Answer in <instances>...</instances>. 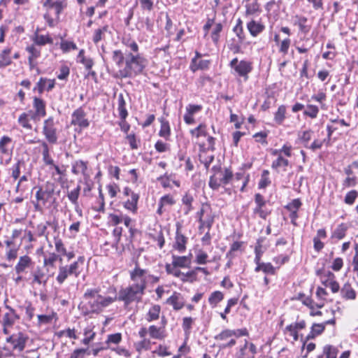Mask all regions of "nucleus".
<instances>
[{
	"label": "nucleus",
	"instance_id": "a19ab883",
	"mask_svg": "<svg viewBox=\"0 0 358 358\" xmlns=\"http://www.w3.org/2000/svg\"><path fill=\"white\" fill-rule=\"evenodd\" d=\"M59 259L61 262L62 260V257H59V255L55 252H50L48 256H45L43 259V265L44 266H55V262Z\"/></svg>",
	"mask_w": 358,
	"mask_h": 358
},
{
	"label": "nucleus",
	"instance_id": "4be33fe9",
	"mask_svg": "<svg viewBox=\"0 0 358 358\" xmlns=\"http://www.w3.org/2000/svg\"><path fill=\"white\" fill-rule=\"evenodd\" d=\"M32 264V260L28 255H24L19 258L18 262L15 266V271L17 274L24 272L27 268H29Z\"/></svg>",
	"mask_w": 358,
	"mask_h": 358
},
{
	"label": "nucleus",
	"instance_id": "aec40b11",
	"mask_svg": "<svg viewBox=\"0 0 358 358\" xmlns=\"http://www.w3.org/2000/svg\"><path fill=\"white\" fill-rule=\"evenodd\" d=\"M256 353L257 347L252 342L245 341L244 346L241 348V358H254Z\"/></svg>",
	"mask_w": 358,
	"mask_h": 358
},
{
	"label": "nucleus",
	"instance_id": "423d86ee",
	"mask_svg": "<svg viewBox=\"0 0 358 358\" xmlns=\"http://www.w3.org/2000/svg\"><path fill=\"white\" fill-rule=\"evenodd\" d=\"M148 271L143 269L136 264L134 270L130 271V278L133 282V285L145 292L147 286V275Z\"/></svg>",
	"mask_w": 358,
	"mask_h": 358
},
{
	"label": "nucleus",
	"instance_id": "7ed1b4c3",
	"mask_svg": "<svg viewBox=\"0 0 358 358\" xmlns=\"http://www.w3.org/2000/svg\"><path fill=\"white\" fill-rule=\"evenodd\" d=\"M84 261L85 258L80 256L76 261L73 262L70 265H60L56 277L57 282L59 285H62L70 275L78 277L81 273L80 266L83 265Z\"/></svg>",
	"mask_w": 358,
	"mask_h": 358
},
{
	"label": "nucleus",
	"instance_id": "1a4fd4ad",
	"mask_svg": "<svg viewBox=\"0 0 358 358\" xmlns=\"http://www.w3.org/2000/svg\"><path fill=\"white\" fill-rule=\"evenodd\" d=\"M43 134L50 143L55 144L57 143V129L52 117H48L43 122Z\"/></svg>",
	"mask_w": 358,
	"mask_h": 358
},
{
	"label": "nucleus",
	"instance_id": "f8f14e48",
	"mask_svg": "<svg viewBox=\"0 0 358 358\" xmlns=\"http://www.w3.org/2000/svg\"><path fill=\"white\" fill-rule=\"evenodd\" d=\"M230 66L233 68L238 76L248 78V74L252 71L251 63L245 60L238 62L234 58L230 62Z\"/></svg>",
	"mask_w": 358,
	"mask_h": 358
},
{
	"label": "nucleus",
	"instance_id": "8fccbe9b",
	"mask_svg": "<svg viewBox=\"0 0 358 358\" xmlns=\"http://www.w3.org/2000/svg\"><path fill=\"white\" fill-rule=\"evenodd\" d=\"M113 61L116 64L119 69H122L123 65L124 57L122 52L120 50H116L113 52L112 55Z\"/></svg>",
	"mask_w": 358,
	"mask_h": 358
},
{
	"label": "nucleus",
	"instance_id": "37998d69",
	"mask_svg": "<svg viewBox=\"0 0 358 358\" xmlns=\"http://www.w3.org/2000/svg\"><path fill=\"white\" fill-rule=\"evenodd\" d=\"M31 119V113H22L18 117V123L23 127L27 129H31L32 126L29 123V120Z\"/></svg>",
	"mask_w": 358,
	"mask_h": 358
},
{
	"label": "nucleus",
	"instance_id": "c03bdc74",
	"mask_svg": "<svg viewBox=\"0 0 358 358\" xmlns=\"http://www.w3.org/2000/svg\"><path fill=\"white\" fill-rule=\"evenodd\" d=\"M212 170L214 173L210 176L209 180V186L213 189H217L222 184L220 182V178L218 177V174L216 171V166H213Z\"/></svg>",
	"mask_w": 358,
	"mask_h": 358
},
{
	"label": "nucleus",
	"instance_id": "dca6fc26",
	"mask_svg": "<svg viewBox=\"0 0 358 358\" xmlns=\"http://www.w3.org/2000/svg\"><path fill=\"white\" fill-rule=\"evenodd\" d=\"M243 3H245V15L246 17H255L261 13L262 9L258 0H243Z\"/></svg>",
	"mask_w": 358,
	"mask_h": 358
},
{
	"label": "nucleus",
	"instance_id": "0eeeda50",
	"mask_svg": "<svg viewBox=\"0 0 358 358\" xmlns=\"http://www.w3.org/2000/svg\"><path fill=\"white\" fill-rule=\"evenodd\" d=\"M27 337H7L2 349L6 351V356H10L13 351L22 352L26 345Z\"/></svg>",
	"mask_w": 358,
	"mask_h": 358
},
{
	"label": "nucleus",
	"instance_id": "ddd939ff",
	"mask_svg": "<svg viewBox=\"0 0 358 358\" xmlns=\"http://www.w3.org/2000/svg\"><path fill=\"white\" fill-rule=\"evenodd\" d=\"M48 227H50L56 232L59 229V223L56 220H53L52 221H47L45 223H40L36 227V236L45 237L47 241L49 240V232L47 231Z\"/></svg>",
	"mask_w": 358,
	"mask_h": 358
},
{
	"label": "nucleus",
	"instance_id": "a18cd8bd",
	"mask_svg": "<svg viewBox=\"0 0 358 358\" xmlns=\"http://www.w3.org/2000/svg\"><path fill=\"white\" fill-rule=\"evenodd\" d=\"M80 185H78L75 189L68 192L67 197L73 205H78V199L80 195Z\"/></svg>",
	"mask_w": 358,
	"mask_h": 358
},
{
	"label": "nucleus",
	"instance_id": "69168bd1",
	"mask_svg": "<svg viewBox=\"0 0 358 358\" xmlns=\"http://www.w3.org/2000/svg\"><path fill=\"white\" fill-rule=\"evenodd\" d=\"M97 297L94 299L89 300L87 301V305L89 306V308H87V310L88 312L92 313H96L100 311V306L99 304L97 303Z\"/></svg>",
	"mask_w": 358,
	"mask_h": 358
},
{
	"label": "nucleus",
	"instance_id": "ea45409f",
	"mask_svg": "<svg viewBox=\"0 0 358 358\" xmlns=\"http://www.w3.org/2000/svg\"><path fill=\"white\" fill-rule=\"evenodd\" d=\"M161 312V307L159 305H153L152 306L147 314V320L148 321H152L157 320L159 317V314Z\"/></svg>",
	"mask_w": 358,
	"mask_h": 358
},
{
	"label": "nucleus",
	"instance_id": "f3484780",
	"mask_svg": "<svg viewBox=\"0 0 358 358\" xmlns=\"http://www.w3.org/2000/svg\"><path fill=\"white\" fill-rule=\"evenodd\" d=\"M7 308L9 309L8 313H6L3 315L2 324L3 327V333L5 334H8L10 332L8 331V328L13 326L15 321L18 318L17 315L15 313L14 310L9 307L7 306Z\"/></svg>",
	"mask_w": 358,
	"mask_h": 358
},
{
	"label": "nucleus",
	"instance_id": "3c124183",
	"mask_svg": "<svg viewBox=\"0 0 358 358\" xmlns=\"http://www.w3.org/2000/svg\"><path fill=\"white\" fill-rule=\"evenodd\" d=\"M199 159L200 162L203 164L205 167L208 169L210 166V164L212 163V162L214 159V155L211 154H208L206 151L201 152L199 155Z\"/></svg>",
	"mask_w": 358,
	"mask_h": 358
},
{
	"label": "nucleus",
	"instance_id": "680f3d73",
	"mask_svg": "<svg viewBox=\"0 0 358 358\" xmlns=\"http://www.w3.org/2000/svg\"><path fill=\"white\" fill-rule=\"evenodd\" d=\"M346 230H347V227L344 224H341L334 230L332 237L336 238L339 240L342 239L345 236Z\"/></svg>",
	"mask_w": 358,
	"mask_h": 358
},
{
	"label": "nucleus",
	"instance_id": "9d476101",
	"mask_svg": "<svg viewBox=\"0 0 358 358\" xmlns=\"http://www.w3.org/2000/svg\"><path fill=\"white\" fill-rule=\"evenodd\" d=\"M71 124L78 127L80 129L89 127L90 122L86 118V113L83 108H78L73 112L71 115Z\"/></svg>",
	"mask_w": 358,
	"mask_h": 358
},
{
	"label": "nucleus",
	"instance_id": "864d4df0",
	"mask_svg": "<svg viewBox=\"0 0 358 358\" xmlns=\"http://www.w3.org/2000/svg\"><path fill=\"white\" fill-rule=\"evenodd\" d=\"M122 43L129 49H130L131 52L134 54L138 53V45L136 42L131 38H124L122 39Z\"/></svg>",
	"mask_w": 358,
	"mask_h": 358
},
{
	"label": "nucleus",
	"instance_id": "13d9d810",
	"mask_svg": "<svg viewBox=\"0 0 358 358\" xmlns=\"http://www.w3.org/2000/svg\"><path fill=\"white\" fill-rule=\"evenodd\" d=\"M117 299V297L112 298L110 296L104 297L101 295L97 297L98 303L100 306V311L105 307L109 306L110 303H112L113 301H115Z\"/></svg>",
	"mask_w": 358,
	"mask_h": 358
},
{
	"label": "nucleus",
	"instance_id": "603ef678",
	"mask_svg": "<svg viewBox=\"0 0 358 358\" xmlns=\"http://www.w3.org/2000/svg\"><path fill=\"white\" fill-rule=\"evenodd\" d=\"M191 348L187 345V338H186L182 344L178 348V353L174 355V358H180L190 352Z\"/></svg>",
	"mask_w": 358,
	"mask_h": 358
},
{
	"label": "nucleus",
	"instance_id": "2eb2a0df",
	"mask_svg": "<svg viewBox=\"0 0 358 358\" xmlns=\"http://www.w3.org/2000/svg\"><path fill=\"white\" fill-rule=\"evenodd\" d=\"M201 105L188 104L185 108V113L183 119L187 124H193L195 123L194 115L199 113L202 110Z\"/></svg>",
	"mask_w": 358,
	"mask_h": 358
},
{
	"label": "nucleus",
	"instance_id": "f257e3e1",
	"mask_svg": "<svg viewBox=\"0 0 358 358\" xmlns=\"http://www.w3.org/2000/svg\"><path fill=\"white\" fill-rule=\"evenodd\" d=\"M146 64V59L139 53L129 52L126 55L125 66L122 69H119L117 76L120 78L136 76L142 73Z\"/></svg>",
	"mask_w": 358,
	"mask_h": 358
},
{
	"label": "nucleus",
	"instance_id": "b1692460",
	"mask_svg": "<svg viewBox=\"0 0 358 358\" xmlns=\"http://www.w3.org/2000/svg\"><path fill=\"white\" fill-rule=\"evenodd\" d=\"M264 28L265 27L262 23L254 20H252L247 24V29H248V31L254 37L262 33Z\"/></svg>",
	"mask_w": 358,
	"mask_h": 358
},
{
	"label": "nucleus",
	"instance_id": "bf43d9fd",
	"mask_svg": "<svg viewBox=\"0 0 358 358\" xmlns=\"http://www.w3.org/2000/svg\"><path fill=\"white\" fill-rule=\"evenodd\" d=\"M262 271L265 273H274V267L270 263H261L255 268V271Z\"/></svg>",
	"mask_w": 358,
	"mask_h": 358
},
{
	"label": "nucleus",
	"instance_id": "6ab92c4d",
	"mask_svg": "<svg viewBox=\"0 0 358 358\" xmlns=\"http://www.w3.org/2000/svg\"><path fill=\"white\" fill-rule=\"evenodd\" d=\"M166 303L172 306L174 310H179L185 306V301L181 294L175 292L167 299Z\"/></svg>",
	"mask_w": 358,
	"mask_h": 358
},
{
	"label": "nucleus",
	"instance_id": "a878e982",
	"mask_svg": "<svg viewBox=\"0 0 358 358\" xmlns=\"http://www.w3.org/2000/svg\"><path fill=\"white\" fill-rule=\"evenodd\" d=\"M295 20L294 22V25H297L299 28V31L303 34H307L310 30V26L307 25L306 22L308 21L307 17L304 16L296 15L294 17Z\"/></svg>",
	"mask_w": 358,
	"mask_h": 358
},
{
	"label": "nucleus",
	"instance_id": "052dcab7",
	"mask_svg": "<svg viewBox=\"0 0 358 358\" xmlns=\"http://www.w3.org/2000/svg\"><path fill=\"white\" fill-rule=\"evenodd\" d=\"M222 30V24L221 23H216L213 27L211 38L214 43L217 44L220 39V34Z\"/></svg>",
	"mask_w": 358,
	"mask_h": 358
},
{
	"label": "nucleus",
	"instance_id": "412c9836",
	"mask_svg": "<svg viewBox=\"0 0 358 358\" xmlns=\"http://www.w3.org/2000/svg\"><path fill=\"white\" fill-rule=\"evenodd\" d=\"M334 278V275L331 272H328L327 275L322 278V282L325 287H329L332 292L336 293L338 292L340 286Z\"/></svg>",
	"mask_w": 358,
	"mask_h": 358
},
{
	"label": "nucleus",
	"instance_id": "72a5a7b5",
	"mask_svg": "<svg viewBox=\"0 0 358 358\" xmlns=\"http://www.w3.org/2000/svg\"><path fill=\"white\" fill-rule=\"evenodd\" d=\"M187 238L186 237L180 234L178 231H177L176 236V242L174 247L179 252L185 251L186 247Z\"/></svg>",
	"mask_w": 358,
	"mask_h": 358
},
{
	"label": "nucleus",
	"instance_id": "c85d7f7f",
	"mask_svg": "<svg viewBox=\"0 0 358 358\" xmlns=\"http://www.w3.org/2000/svg\"><path fill=\"white\" fill-rule=\"evenodd\" d=\"M338 350L332 345H327L323 348V351L317 358H337Z\"/></svg>",
	"mask_w": 358,
	"mask_h": 358
},
{
	"label": "nucleus",
	"instance_id": "5fc2aeb1",
	"mask_svg": "<svg viewBox=\"0 0 358 358\" xmlns=\"http://www.w3.org/2000/svg\"><path fill=\"white\" fill-rule=\"evenodd\" d=\"M288 165L289 161L282 156H279L272 162L271 167L274 169H278L281 167L286 168ZM284 171H286V169H284Z\"/></svg>",
	"mask_w": 358,
	"mask_h": 358
},
{
	"label": "nucleus",
	"instance_id": "6e6d98bb",
	"mask_svg": "<svg viewBox=\"0 0 358 358\" xmlns=\"http://www.w3.org/2000/svg\"><path fill=\"white\" fill-rule=\"evenodd\" d=\"M319 113V108L317 106L308 104L303 112V114L312 119L316 118Z\"/></svg>",
	"mask_w": 358,
	"mask_h": 358
},
{
	"label": "nucleus",
	"instance_id": "cd10ccee",
	"mask_svg": "<svg viewBox=\"0 0 358 358\" xmlns=\"http://www.w3.org/2000/svg\"><path fill=\"white\" fill-rule=\"evenodd\" d=\"M139 199L138 194L131 192V199L127 200L124 203V207L132 212L133 213H136L137 211V203Z\"/></svg>",
	"mask_w": 358,
	"mask_h": 358
},
{
	"label": "nucleus",
	"instance_id": "774afa93",
	"mask_svg": "<svg viewBox=\"0 0 358 358\" xmlns=\"http://www.w3.org/2000/svg\"><path fill=\"white\" fill-rule=\"evenodd\" d=\"M358 195L356 190H351L345 196L344 201L348 205H352Z\"/></svg>",
	"mask_w": 358,
	"mask_h": 358
},
{
	"label": "nucleus",
	"instance_id": "de8ad7c7",
	"mask_svg": "<svg viewBox=\"0 0 358 358\" xmlns=\"http://www.w3.org/2000/svg\"><path fill=\"white\" fill-rule=\"evenodd\" d=\"M42 148H43V160L44 163L47 165H54V161L51 158L50 153H49V148L48 144L45 142L42 143Z\"/></svg>",
	"mask_w": 358,
	"mask_h": 358
},
{
	"label": "nucleus",
	"instance_id": "e433bc0d",
	"mask_svg": "<svg viewBox=\"0 0 358 358\" xmlns=\"http://www.w3.org/2000/svg\"><path fill=\"white\" fill-rule=\"evenodd\" d=\"M287 108L285 105L278 107L277 111L274 114V121L278 124H282L285 119Z\"/></svg>",
	"mask_w": 358,
	"mask_h": 358
},
{
	"label": "nucleus",
	"instance_id": "58836bf2",
	"mask_svg": "<svg viewBox=\"0 0 358 358\" xmlns=\"http://www.w3.org/2000/svg\"><path fill=\"white\" fill-rule=\"evenodd\" d=\"M224 299V294L220 291L212 292L208 298L210 305L214 308Z\"/></svg>",
	"mask_w": 358,
	"mask_h": 358
},
{
	"label": "nucleus",
	"instance_id": "e2e57ef3",
	"mask_svg": "<svg viewBox=\"0 0 358 358\" xmlns=\"http://www.w3.org/2000/svg\"><path fill=\"white\" fill-rule=\"evenodd\" d=\"M159 135L166 139L170 136V127L167 121H162Z\"/></svg>",
	"mask_w": 358,
	"mask_h": 358
},
{
	"label": "nucleus",
	"instance_id": "338daca9",
	"mask_svg": "<svg viewBox=\"0 0 358 358\" xmlns=\"http://www.w3.org/2000/svg\"><path fill=\"white\" fill-rule=\"evenodd\" d=\"M208 255L206 252L199 250L196 255L195 262L199 264H205L207 263Z\"/></svg>",
	"mask_w": 358,
	"mask_h": 358
},
{
	"label": "nucleus",
	"instance_id": "79ce46f5",
	"mask_svg": "<svg viewBox=\"0 0 358 358\" xmlns=\"http://www.w3.org/2000/svg\"><path fill=\"white\" fill-rule=\"evenodd\" d=\"M34 44L38 45H44L48 43H52L53 40L49 36V35H40L36 34L33 38Z\"/></svg>",
	"mask_w": 358,
	"mask_h": 358
},
{
	"label": "nucleus",
	"instance_id": "20e7f679",
	"mask_svg": "<svg viewBox=\"0 0 358 358\" xmlns=\"http://www.w3.org/2000/svg\"><path fill=\"white\" fill-rule=\"evenodd\" d=\"M196 216L199 219V231L203 234L206 229L210 230L215 220V214L208 203H203L201 209L197 212Z\"/></svg>",
	"mask_w": 358,
	"mask_h": 358
},
{
	"label": "nucleus",
	"instance_id": "7c9ffc66",
	"mask_svg": "<svg viewBox=\"0 0 358 358\" xmlns=\"http://www.w3.org/2000/svg\"><path fill=\"white\" fill-rule=\"evenodd\" d=\"M172 264L175 267H189L190 264V259L187 256H176L173 255Z\"/></svg>",
	"mask_w": 358,
	"mask_h": 358
},
{
	"label": "nucleus",
	"instance_id": "4c0bfd02",
	"mask_svg": "<svg viewBox=\"0 0 358 358\" xmlns=\"http://www.w3.org/2000/svg\"><path fill=\"white\" fill-rule=\"evenodd\" d=\"M108 25H105L102 27L98 28L94 30L93 36H92V41L95 44H98L99 41H101L103 38L106 32L108 31Z\"/></svg>",
	"mask_w": 358,
	"mask_h": 358
},
{
	"label": "nucleus",
	"instance_id": "bb28decb",
	"mask_svg": "<svg viewBox=\"0 0 358 358\" xmlns=\"http://www.w3.org/2000/svg\"><path fill=\"white\" fill-rule=\"evenodd\" d=\"M306 327V323L303 320L299 322L291 324L286 327V330L289 331L291 336H302L300 332L301 330L303 329Z\"/></svg>",
	"mask_w": 358,
	"mask_h": 358
},
{
	"label": "nucleus",
	"instance_id": "c756f323",
	"mask_svg": "<svg viewBox=\"0 0 358 358\" xmlns=\"http://www.w3.org/2000/svg\"><path fill=\"white\" fill-rule=\"evenodd\" d=\"M216 171L219 176L218 177L220 178V182L222 185L228 184L232 179V171L228 169H226L224 171H222L220 166H216Z\"/></svg>",
	"mask_w": 358,
	"mask_h": 358
},
{
	"label": "nucleus",
	"instance_id": "f704fd0d",
	"mask_svg": "<svg viewBox=\"0 0 358 358\" xmlns=\"http://www.w3.org/2000/svg\"><path fill=\"white\" fill-rule=\"evenodd\" d=\"M118 107L117 110L119 112L120 117L124 120L128 115L127 110L126 109V102L124 99L123 95L122 94L118 96Z\"/></svg>",
	"mask_w": 358,
	"mask_h": 358
},
{
	"label": "nucleus",
	"instance_id": "9b49d317",
	"mask_svg": "<svg viewBox=\"0 0 358 358\" xmlns=\"http://www.w3.org/2000/svg\"><path fill=\"white\" fill-rule=\"evenodd\" d=\"M34 112L29 111L31 119L37 121L46 115V103L42 99L34 96L33 99Z\"/></svg>",
	"mask_w": 358,
	"mask_h": 358
},
{
	"label": "nucleus",
	"instance_id": "4468645a",
	"mask_svg": "<svg viewBox=\"0 0 358 358\" xmlns=\"http://www.w3.org/2000/svg\"><path fill=\"white\" fill-rule=\"evenodd\" d=\"M43 6L48 10L54 9L57 19H59L60 13L66 7L67 3L66 0H45Z\"/></svg>",
	"mask_w": 358,
	"mask_h": 358
},
{
	"label": "nucleus",
	"instance_id": "49530a36",
	"mask_svg": "<svg viewBox=\"0 0 358 358\" xmlns=\"http://www.w3.org/2000/svg\"><path fill=\"white\" fill-rule=\"evenodd\" d=\"M26 50L29 53V56L28 57L29 64L32 66L33 61L40 56L41 50L36 48L34 45L28 46L27 47Z\"/></svg>",
	"mask_w": 358,
	"mask_h": 358
},
{
	"label": "nucleus",
	"instance_id": "c9c22d12",
	"mask_svg": "<svg viewBox=\"0 0 358 358\" xmlns=\"http://www.w3.org/2000/svg\"><path fill=\"white\" fill-rule=\"evenodd\" d=\"M10 49L6 48L0 54V68L5 67L11 64L12 59L10 57Z\"/></svg>",
	"mask_w": 358,
	"mask_h": 358
},
{
	"label": "nucleus",
	"instance_id": "a211bd4d",
	"mask_svg": "<svg viewBox=\"0 0 358 358\" xmlns=\"http://www.w3.org/2000/svg\"><path fill=\"white\" fill-rule=\"evenodd\" d=\"M32 285H45L48 281V276L44 272L43 268L37 266L35 270L31 273Z\"/></svg>",
	"mask_w": 358,
	"mask_h": 358
},
{
	"label": "nucleus",
	"instance_id": "09e8293b",
	"mask_svg": "<svg viewBox=\"0 0 358 358\" xmlns=\"http://www.w3.org/2000/svg\"><path fill=\"white\" fill-rule=\"evenodd\" d=\"M194 201L193 196L189 194L186 193L182 198V202L185 206V213L188 214L192 210V202Z\"/></svg>",
	"mask_w": 358,
	"mask_h": 358
},
{
	"label": "nucleus",
	"instance_id": "393cba45",
	"mask_svg": "<svg viewBox=\"0 0 358 358\" xmlns=\"http://www.w3.org/2000/svg\"><path fill=\"white\" fill-rule=\"evenodd\" d=\"M200 55L196 52V57L193 58L192 60V63L190 65V69L193 72H195L196 71L199 69H206L208 68L210 64L209 60H200L199 62H197V57H199Z\"/></svg>",
	"mask_w": 358,
	"mask_h": 358
},
{
	"label": "nucleus",
	"instance_id": "0e129e2a",
	"mask_svg": "<svg viewBox=\"0 0 358 358\" xmlns=\"http://www.w3.org/2000/svg\"><path fill=\"white\" fill-rule=\"evenodd\" d=\"M243 22L242 20L238 18L236 22V26L234 27L233 31L235 33V34L238 36V38L243 41L244 38V34H243Z\"/></svg>",
	"mask_w": 358,
	"mask_h": 358
},
{
	"label": "nucleus",
	"instance_id": "6e6552de",
	"mask_svg": "<svg viewBox=\"0 0 358 358\" xmlns=\"http://www.w3.org/2000/svg\"><path fill=\"white\" fill-rule=\"evenodd\" d=\"M192 138L196 143H199V138L201 137H207L208 148L212 150H214L215 138L208 135L207 126L204 123L199 124L196 128L189 131Z\"/></svg>",
	"mask_w": 358,
	"mask_h": 358
},
{
	"label": "nucleus",
	"instance_id": "39448f33",
	"mask_svg": "<svg viewBox=\"0 0 358 358\" xmlns=\"http://www.w3.org/2000/svg\"><path fill=\"white\" fill-rule=\"evenodd\" d=\"M145 292L138 287L131 285L125 288L121 289L117 296V299L122 301L126 306L130 304L133 301H141L142 296Z\"/></svg>",
	"mask_w": 358,
	"mask_h": 358
},
{
	"label": "nucleus",
	"instance_id": "473e14b6",
	"mask_svg": "<svg viewBox=\"0 0 358 358\" xmlns=\"http://www.w3.org/2000/svg\"><path fill=\"white\" fill-rule=\"evenodd\" d=\"M342 297L347 300H354L356 298V292L349 283H345L341 290Z\"/></svg>",
	"mask_w": 358,
	"mask_h": 358
},
{
	"label": "nucleus",
	"instance_id": "f03ea898",
	"mask_svg": "<svg viewBox=\"0 0 358 358\" xmlns=\"http://www.w3.org/2000/svg\"><path fill=\"white\" fill-rule=\"evenodd\" d=\"M121 338L122 337H108L106 341L103 343H92L90 345L92 353L96 356L100 351L110 348L119 355L129 357L131 353L127 349L121 347L114 348L111 345L112 344L117 345L121 341Z\"/></svg>",
	"mask_w": 358,
	"mask_h": 358
},
{
	"label": "nucleus",
	"instance_id": "2f4dec72",
	"mask_svg": "<svg viewBox=\"0 0 358 358\" xmlns=\"http://www.w3.org/2000/svg\"><path fill=\"white\" fill-rule=\"evenodd\" d=\"M152 344H155V342H152L150 338H143V340L134 343V347L138 352L142 351H146L151 350Z\"/></svg>",
	"mask_w": 358,
	"mask_h": 358
},
{
	"label": "nucleus",
	"instance_id": "5701e85b",
	"mask_svg": "<svg viewBox=\"0 0 358 358\" xmlns=\"http://www.w3.org/2000/svg\"><path fill=\"white\" fill-rule=\"evenodd\" d=\"M87 171V163L83 160H77L72 164L71 171L74 175L82 174L85 177H89Z\"/></svg>",
	"mask_w": 358,
	"mask_h": 358
},
{
	"label": "nucleus",
	"instance_id": "4d7b16f0",
	"mask_svg": "<svg viewBox=\"0 0 358 358\" xmlns=\"http://www.w3.org/2000/svg\"><path fill=\"white\" fill-rule=\"evenodd\" d=\"M12 140L7 136H3L0 139V151L2 154H9L8 145L11 143Z\"/></svg>",
	"mask_w": 358,
	"mask_h": 358
}]
</instances>
